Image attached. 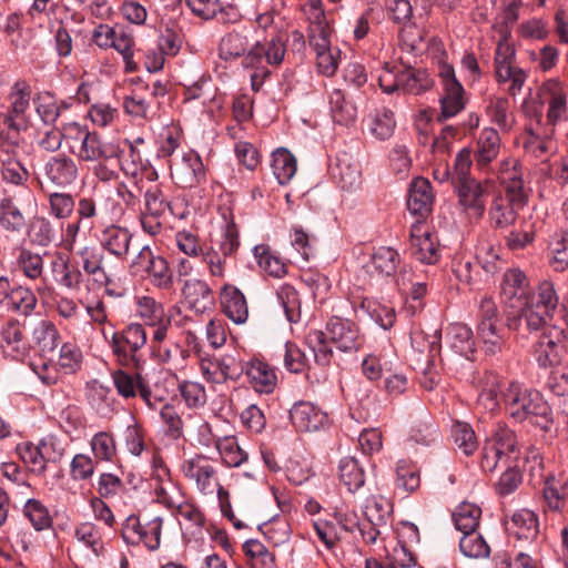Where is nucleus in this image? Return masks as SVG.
I'll use <instances>...</instances> for the list:
<instances>
[{
	"label": "nucleus",
	"mask_w": 568,
	"mask_h": 568,
	"mask_svg": "<svg viewBox=\"0 0 568 568\" xmlns=\"http://www.w3.org/2000/svg\"><path fill=\"white\" fill-rule=\"evenodd\" d=\"M540 104L526 103L525 113L529 116L523 146L526 154L547 160L557 150L556 125L567 119V91L557 79L546 81L539 90Z\"/></svg>",
	"instance_id": "nucleus-1"
},
{
	"label": "nucleus",
	"mask_w": 568,
	"mask_h": 568,
	"mask_svg": "<svg viewBox=\"0 0 568 568\" xmlns=\"http://www.w3.org/2000/svg\"><path fill=\"white\" fill-rule=\"evenodd\" d=\"M503 405L506 415L516 423L528 420L548 430L552 422L550 406L542 395L518 382H510L503 389Z\"/></svg>",
	"instance_id": "nucleus-2"
},
{
	"label": "nucleus",
	"mask_w": 568,
	"mask_h": 568,
	"mask_svg": "<svg viewBox=\"0 0 568 568\" xmlns=\"http://www.w3.org/2000/svg\"><path fill=\"white\" fill-rule=\"evenodd\" d=\"M558 304L559 296L555 284L544 280L539 283L534 297L527 301L523 313H519L518 318H508L507 326L509 329H518L519 322L524 318L530 331H538L554 317Z\"/></svg>",
	"instance_id": "nucleus-3"
},
{
	"label": "nucleus",
	"mask_w": 568,
	"mask_h": 568,
	"mask_svg": "<svg viewBox=\"0 0 568 568\" xmlns=\"http://www.w3.org/2000/svg\"><path fill=\"white\" fill-rule=\"evenodd\" d=\"M476 334L487 355L500 353L506 345L507 329L496 302L489 296L481 297L478 303Z\"/></svg>",
	"instance_id": "nucleus-4"
},
{
	"label": "nucleus",
	"mask_w": 568,
	"mask_h": 568,
	"mask_svg": "<svg viewBox=\"0 0 568 568\" xmlns=\"http://www.w3.org/2000/svg\"><path fill=\"white\" fill-rule=\"evenodd\" d=\"M285 55V44L281 38H272L265 42L257 41L244 55L243 64L246 68H254L251 74L253 90L257 91L270 71L262 65L265 61L268 65H280Z\"/></svg>",
	"instance_id": "nucleus-5"
},
{
	"label": "nucleus",
	"mask_w": 568,
	"mask_h": 568,
	"mask_svg": "<svg viewBox=\"0 0 568 568\" xmlns=\"http://www.w3.org/2000/svg\"><path fill=\"white\" fill-rule=\"evenodd\" d=\"M163 518L140 513L130 516L123 527L122 536L128 544L142 542L150 551L158 550L161 545Z\"/></svg>",
	"instance_id": "nucleus-6"
},
{
	"label": "nucleus",
	"mask_w": 568,
	"mask_h": 568,
	"mask_svg": "<svg viewBox=\"0 0 568 568\" xmlns=\"http://www.w3.org/2000/svg\"><path fill=\"white\" fill-rule=\"evenodd\" d=\"M516 448L517 438L514 430L504 423H497L483 446L480 467L485 471L495 470L498 463L515 453Z\"/></svg>",
	"instance_id": "nucleus-7"
},
{
	"label": "nucleus",
	"mask_w": 568,
	"mask_h": 568,
	"mask_svg": "<svg viewBox=\"0 0 568 568\" xmlns=\"http://www.w3.org/2000/svg\"><path fill=\"white\" fill-rule=\"evenodd\" d=\"M515 48L506 37L501 38L495 51V77L498 83L509 82L508 93L515 97L519 93L526 81V73L515 65Z\"/></svg>",
	"instance_id": "nucleus-8"
},
{
	"label": "nucleus",
	"mask_w": 568,
	"mask_h": 568,
	"mask_svg": "<svg viewBox=\"0 0 568 568\" xmlns=\"http://www.w3.org/2000/svg\"><path fill=\"white\" fill-rule=\"evenodd\" d=\"M181 473L191 481L196 490L205 496L214 495L219 486V471L216 464L210 457L196 454L181 464Z\"/></svg>",
	"instance_id": "nucleus-9"
},
{
	"label": "nucleus",
	"mask_w": 568,
	"mask_h": 568,
	"mask_svg": "<svg viewBox=\"0 0 568 568\" xmlns=\"http://www.w3.org/2000/svg\"><path fill=\"white\" fill-rule=\"evenodd\" d=\"M566 351L565 331L557 326H550L538 336L532 347V355L539 367L549 368L561 364Z\"/></svg>",
	"instance_id": "nucleus-10"
},
{
	"label": "nucleus",
	"mask_w": 568,
	"mask_h": 568,
	"mask_svg": "<svg viewBox=\"0 0 568 568\" xmlns=\"http://www.w3.org/2000/svg\"><path fill=\"white\" fill-rule=\"evenodd\" d=\"M410 247L413 256L423 264L434 265L440 258L437 235L424 215L412 225Z\"/></svg>",
	"instance_id": "nucleus-11"
},
{
	"label": "nucleus",
	"mask_w": 568,
	"mask_h": 568,
	"mask_svg": "<svg viewBox=\"0 0 568 568\" xmlns=\"http://www.w3.org/2000/svg\"><path fill=\"white\" fill-rule=\"evenodd\" d=\"M498 180L505 186L506 200L513 213L523 211L528 204V193L524 189L523 173L518 160L505 159L499 164Z\"/></svg>",
	"instance_id": "nucleus-12"
},
{
	"label": "nucleus",
	"mask_w": 568,
	"mask_h": 568,
	"mask_svg": "<svg viewBox=\"0 0 568 568\" xmlns=\"http://www.w3.org/2000/svg\"><path fill=\"white\" fill-rule=\"evenodd\" d=\"M530 293L529 278L521 268L510 267L504 272L500 282V297L506 306L518 308L523 313Z\"/></svg>",
	"instance_id": "nucleus-13"
},
{
	"label": "nucleus",
	"mask_w": 568,
	"mask_h": 568,
	"mask_svg": "<svg viewBox=\"0 0 568 568\" xmlns=\"http://www.w3.org/2000/svg\"><path fill=\"white\" fill-rule=\"evenodd\" d=\"M31 87L24 80L13 83L7 97L8 106L3 112V122L7 126L19 132L24 126L26 112L31 100Z\"/></svg>",
	"instance_id": "nucleus-14"
},
{
	"label": "nucleus",
	"mask_w": 568,
	"mask_h": 568,
	"mask_svg": "<svg viewBox=\"0 0 568 568\" xmlns=\"http://www.w3.org/2000/svg\"><path fill=\"white\" fill-rule=\"evenodd\" d=\"M199 368L203 378L210 384H224L229 379L235 381L243 372L240 362L231 354L202 357Z\"/></svg>",
	"instance_id": "nucleus-15"
},
{
	"label": "nucleus",
	"mask_w": 568,
	"mask_h": 568,
	"mask_svg": "<svg viewBox=\"0 0 568 568\" xmlns=\"http://www.w3.org/2000/svg\"><path fill=\"white\" fill-rule=\"evenodd\" d=\"M146 343V333L142 324L132 323L122 332L113 333L111 348L122 364H126L138 351Z\"/></svg>",
	"instance_id": "nucleus-16"
},
{
	"label": "nucleus",
	"mask_w": 568,
	"mask_h": 568,
	"mask_svg": "<svg viewBox=\"0 0 568 568\" xmlns=\"http://www.w3.org/2000/svg\"><path fill=\"white\" fill-rule=\"evenodd\" d=\"M121 149L118 144L104 141L95 131L85 133L82 143L73 150V155L83 162L109 161L111 159H119Z\"/></svg>",
	"instance_id": "nucleus-17"
},
{
	"label": "nucleus",
	"mask_w": 568,
	"mask_h": 568,
	"mask_svg": "<svg viewBox=\"0 0 568 568\" xmlns=\"http://www.w3.org/2000/svg\"><path fill=\"white\" fill-rule=\"evenodd\" d=\"M171 176L181 187L197 186L205 179V169L201 156L194 151L185 152L181 160L171 166Z\"/></svg>",
	"instance_id": "nucleus-18"
},
{
	"label": "nucleus",
	"mask_w": 568,
	"mask_h": 568,
	"mask_svg": "<svg viewBox=\"0 0 568 568\" xmlns=\"http://www.w3.org/2000/svg\"><path fill=\"white\" fill-rule=\"evenodd\" d=\"M440 75L444 95L440 99L442 111L439 119L446 120L455 116L465 108L464 88L455 78L452 67H445Z\"/></svg>",
	"instance_id": "nucleus-19"
},
{
	"label": "nucleus",
	"mask_w": 568,
	"mask_h": 568,
	"mask_svg": "<svg viewBox=\"0 0 568 568\" xmlns=\"http://www.w3.org/2000/svg\"><path fill=\"white\" fill-rule=\"evenodd\" d=\"M329 339L342 352L357 351L364 337L355 323L342 317H332L327 324Z\"/></svg>",
	"instance_id": "nucleus-20"
},
{
	"label": "nucleus",
	"mask_w": 568,
	"mask_h": 568,
	"mask_svg": "<svg viewBox=\"0 0 568 568\" xmlns=\"http://www.w3.org/2000/svg\"><path fill=\"white\" fill-rule=\"evenodd\" d=\"M506 386L497 374L486 372L479 381L476 408L480 413H495L503 403V389Z\"/></svg>",
	"instance_id": "nucleus-21"
},
{
	"label": "nucleus",
	"mask_w": 568,
	"mask_h": 568,
	"mask_svg": "<svg viewBox=\"0 0 568 568\" xmlns=\"http://www.w3.org/2000/svg\"><path fill=\"white\" fill-rule=\"evenodd\" d=\"M400 263L402 257L396 248L381 245L373 248L365 268L371 275L384 278L394 276Z\"/></svg>",
	"instance_id": "nucleus-22"
},
{
	"label": "nucleus",
	"mask_w": 568,
	"mask_h": 568,
	"mask_svg": "<svg viewBox=\"0 0 568 568\" xmlns=\"http://www.w3.org/2000/svg\"><path fill=\"white\" fill-rule=\"evenodd\" d=\"M1 348L7 357L12 359L22 358L28 351L24 336V326L17 320H9L2 324L0 329Z\"/></svg>",
	"instance_id": "nucleus-23"
},
{
	"label": "nucleus",
	"mask_w": 568,
	"mask_h": 568,
	"mask_svg": "<svg viewBox=\"0 0 568 568\" xmlns=\"http://www.w3.org/2000/svg\"><path fill=\"white\" fill-rule=\"evenodd\" d=\"M331 174L343 190L354 191L362 185L359 164L346 153L336 156L335 162L331 164Z\"/></svg>",
	"instance_id": "nucleus-24"
},
{
	"label": "nucleus",
	"mask_w": 568,
	"mask_h": 568,
	"mask_svg": "<svg viewBox=\"0 0 568 568\" xmlns=\"http://www.w3.org/2000/svg\"><path fill=\"white\" fill-rule=\"evenodd\" d=\"M290 417L298 432H316L328 420L326 413L308 402L294 404Z\"/></svg>",
	"instance_id": "nucleus-25"
},
{
	"label": "nucleus",
	"mask_w": 568,
	"mask_h": 568,
	"mask_svg": "<svg viewBox=\"0 0 568 568\" xmlns=\"http://www.w3.org/2000/svg\"><path fill=\"white\" fill-rule=\"evenodd\" d=\"M221 305L224 314L235 324L248 318V306L244 294L234 285L225 284L221 291Z\"/></svg>",
	"instance_id": "nucleus-26"
},
{
	"label": "nucleus",
	"mask_w": 568,
	"mask_h": 568,
	"mask_svg": "<svg viewBox=\"0 0 568 568\" xmlns=\"http://www.w3.org/2000/svg\"><path fill=\"white\" fill-rule=\"evenodd\" d=\"M44 170L48 180L58 186L70 185L78 178V166L74 160L64 154L52 156L47 162Z\"/></svg>",
	"instance_id": "nucleus-27"
},
{
	"label": "nucleus",
	"mask_w": 568,
	"mask_h": 568,
	"mask_svg": "<svg viewBox=\"0 0 568 568\" xmlns=\"http://www.w3.org/2000/svg\"><path fill=\"white\" fill-rule=\"evenodd\" d=\"M252 388L260 394H270L276 386V374L268 364L253 359L243 367Z\"/></svg>",
	"instance_id": "nucleus-28"
},
{
	"label": "nucleus",
	"mask_w": 568,
	"mask_h": 568,
	"mask_svg": "<svg viewBox=\"0 0 568 568\" xmlns=\"http://www.w3.org/2000/svg\"><path fill=\"white\" fill-rule=\"evenodd\" d=\"M430 182L424 178H415L409 185L407 207L409 213H430L434 204Z\"/></svg>",
	"instance_id": "nucleus-29"
},
{
	"label": "nucleus",
	"mask_w": 568,
	"mask_h": 568,
	"mask_svg": "<svg viewBox=\"0 0 568 568\" xmlns=\"http://www.w3.org/2000/svg\"><path fill=\"white\" fill-rule=\"evenodd\" d=\"M509 216L514 230L506 236V244L513 251L523 250L535 241L536 221L532 215Z\"/></svg>",
	"instance_id": "nucleus-30"
},
{
	"label": "nucleus",
	"mask_w": 568,
	"mask_h": 568,
	"mask_svg": "<svg viewBox=\"0 0 568 568\" xmlns=\"http://www.w3.org/2000/svg\"><path fill=\"white\" fill-rule=\"evenodd\" d=\"M452 184L465 210L484 211L486 194L479 182L475 179H466L452 181Z\"/></svg>",
	"instance_id": "nucleus-31"
},
{
	"label": "nucleus",
	"mask_w": 568,
	"mask_h": 568,
	"mask_svg": "<svg viewBox=\"0 0 568 568\" xmlns=\"http://www.w3.org/2000/svg\"><path fill=\"white\" fill-rule=\"evenodd\" d=\"M486 115L501 132H510L516 123L514 108L504 97H493L488 100Z\"/></svg>",
	"instance_id": "nucleus-32"
},
{
	"label": "nucleus",
	"mask_w": 568,
	"mask_h": 568,
	"mask_svg": "<svg viewBox=\"0 0 568 568\" xmlns=\"http://www.w3.org/2000/svg\"><path fill=\"white\" fill-rule=\"evenodd\" d=\"M547 257L549 266L555 272H564L568 268V230L560 229L550 236Z\"/></svg>",
	"instance_id": "nucleus-33"
},
{
	"label": "nucleus",
	"mask_w": 568,
	"mask_h": 568,
	"mask_svg": "<svg viewBox=\"0 0 568 568\" xmlns=\"http://www.w3.org/2000/svg\"><path fill=\"white\" fill-rule=\"evenodd\" d=\"M52 273L57 283L69 290H79L83 281L79 267L70 264L69 257L62 253L52 261Z\"/></svg>",
	"instance_id": "nucleus-34"
},
{
	"label": "nucleus",
	"mask_w": 568,
	"mask_h": 568,
	"mask_svg": "<svg viewBox=\"0 0 568 568\" xmlns=\"http://www.w3.org/2000/svg\"><path fill=\"white\" fill-rule=\"evenodd\" d=\"M500 149V136L494 128H485L477 141V151L475 155L476 164L479 168L487 166L497 158Z\"/></svg>",
	"instance_id": "nucleus-35"
},
{
	"label": "nucleus",
	"mask_w": 568,
	"mask_h": 568,
	"mask_svg": "<svg viewBox=\"0 0 568 568\" xmlns=\"http://www.w3.org/2000/svg\"><path fill=\"white\" fill-rule=\"evenodd\" d=\"M184 295L196 312H204L214 305L213 291L205 281H187L184 285Z\"/></svg>",
	"instance_id": "nucleus-36"
},
{
	"label": "nucleus",
	"mask_w": 568,
	"mask_h": 568,
	"mask_svg": "<svg viewBox=\"0 0 568 568\" xmlns=\"http://www.w3.org/2000/svg\"><path fill=\"white\" fill-rule=\"evenodd\" d=\"M272 172L280 185L291 182L297 172L296 158L285 148H280L272 153Z\"/></svg>",
	"instance_id": "nucleus-37"
},
{
	"label": "nucleus",
	"mask_w": 568,
	"mask_h": 568,
	"mask_svg": "<svg viewBox=\"0 0 568 568\" xmlns=\"http://www.w3.org/2000/svg\"><path fill=\"white\" fill-rule=\"evenodd\" d=\"M338 478L346 489L354 494L365 484V470L354 457H344L338 464Z\"/></svg>",
	"instance_id": "nucleus-38"
},
{
	"label": "nucleus",
	"mask_w": 568,
	"mask_h": 568,
	"mask_svg": "<svg viewBox=\"0 0 568 568\" xmlns=\"http://www.w3.org/2000/svg\"><path fill=\"white\" fill-rule=\"evenodd\" d=\"M36 112L44 124H53L63 110L68 109V103L58 101L53 94L48 91L39 92L33 99Z\"/></svg>",
	"instance_id": "nucleus-39"
},
{
	"label": "nucleus",
	"mask_w": 568,
	"mask_h": 568,
	"mask_svg": "<svg viewBox=\"0 0 568 568\" xmlns=\"http://www.w3.org/2000/svg\"><path fill=\"white\" fill-rule=\"evenodd\" d=\"M136 316L148 326L168 322L164 306L149 295L135 297Z\"/></svg>",
	"instance_id": "nucleus-40"
},
{
	"label": "nucleus",
	"mask_w": 568,
	"mask_h": 568,
	"mask_svg": "<svg viewBox=\"0 0 568 568\" xmlns=\"http://www.w3.org/2000/svg\"><path fill=\"white\" fill-rule=\"evenodd\" d=\"M32 338L40 355L47 357L54 353L60 334L55 325L50 321H41L32 332Z\"/></svg>",
	"instance_id": "nucleus-41"
},
{
	"label": "nucleus",
	"mask_w": 568,
	"mask_h": 568,
	"mask_svg": "<svg viewBox=\"0 0 568 568\" xmlns=\"http://www.w3.org/2000/svg\"><path fill=\"white\" fill-rule=\"evenodd\" d=\"M74 538L78 542L90 549L97 557L103 555L105 551L102 532L100 528L91 521L78 524L74 528Z\"/></svg>",
	"instance_id": "nucleus-42"
},
{
	"label": "nucleus",
	"mask_w": 568,
	"mask_h": 568,
	"mask_svg": "<svg viewBox=\"0 0 568 568\" xmlns=\"http://www.w3.org/2000/svg\"><path fill=\"white\" fill-rule=\"evenodd\" d=\"M513 534L517 539L534 540L539 534L537 515L529 509H520L511 518Z\"/></svg>",
	"instance_id": "nucleus-43"
},
{
	"label": "nucleus",
	"mask_w": 568,
	"mask_h": 568,
	"mask_svg": "<svg viewBox=\"0 0 568 568\" xmlns=\"http://www.w3.org/2000/svg\"><path fill=\"white\" fill-rule=\"evenodd\" d=\"M331 115L335 123L349 125L356 119V106L347 101L342 90L335 89L329 94Z\"/></svg>",
	"instance_id": "nucleus-44"
},
{
	"label": "nucleus",
	"mask_w": 568,
	"mask_h": 568,
	"mask_svg": "<svg viewBox=\"0 0 568 568\" xmlns=\"http://www.w3.org/2000/svg\"><path fill=\"white\" fill-rule=\"evenodd\" d=\"M447 337L452 347L460 355L469 358L475 352V341L473 331L463 323L450 324L447 328Z\"/></svg>",
	"instance_id": "nucleus-45"
},
{
	"label": "nucleus",
	"mask_w": 568,
	"mask_h": 568,
	"mask_svg": "<svg viewBox=\"0 0 568 568\" xmlns=\"http://www.w3.org/2000/svg\"><path fill=\"white\" fill-rule=\"evenodd\" d=\"M481 518V508L469 501L460 503L453 513L454 525L457 530L469 532L476 530Z\"/></svg>",
	"instance_id": "nucleus-46"
},
{
	"label": "nucleus",
	"mask_w": 568,
	"mask_h": 568,
	"mask_svg": "<svg viewBox=\"0 0 568 568\" xmlns=\"http://www.w3.org/2000/svg\"><path fill=\"white\" fill-rule=\"evenodd\" d=\"M156 501L166 508H175L184 497L181 487L171 477L151 483Z\"/></svg>",
	"instance_id": "nucleus-47"
},
{
	"label": "nucleus",
	"mask_w": 568,
	"mask_h": 568,
	"mask_svg": "<svg viewBox=\"0 0 568 568\" xmlns=\"http://www.w3.org/2000/svg\"><path fill=\"white\" fill-rule=\"evenodd\" d=\"M215 447L227 467H239L247 459V454L240 447L234 436L217 438Z\"/></svg>",
	"instance_id": "nucleus-48"
},
{
	"label": "nucleus",
	"mask_w": 568,
	"mask_h": 568,
	"mask_svg": "<svg viewBox=\"0 0 568 568\" xmlns=\"http://www.w3.org/2000/svg\"><path fill=\"white\" fill-rule=\"evenodd\" d=\"M23 516L37 531L51 528L52 517L47 506L34 498H29L23 506Z\"/></svg>",
	"instance_id": "nucleus-49"
},
{
	"label": "nucleus",
	"mask_w": 568,
	"mask_h": 568,
	"mask_svg": "<svg viewBox=\"0 0 568 568\" xmlns=\"http://www.w3.org/2000/svg\"><path fill=\"white\" fill-rule=\"evenodd\" d=\"M114 50H116L123 58L125 63L126 72H134L138 67L133 60L134 55V38L131 31H129L125 27L120 26L114 36V43L111 45Z\"/></svg>",
	"instance_id": "nucleus-50"
},
{
	"label": "nucleus",
	"mask_w": 568,
	"mask_h": 568,
	"mask_svg": "<svg viewBox=\"0 0 568 568\" xmlns=\"http://www.w3.org/2000/svg\"><path fill=\"white\" fill-rule=\"evenodd\" d=\"M130 241L131 234L128 230L110 226L103 233L102 244L111 254L121 257L128 253Z\"/></svg>",
	"instance_id": "nucleus-51"
},
{
	"label": "nucleus",
	"mask_w": 568,
	"mask_h": 568,
	"mask_svg": "<svg viewBox=\"0 0 568 568\" xmlns=\"http://www.w3.org/2000/svg\"><path fill=\"white\" fill-rule=\"evenodd\" d=\"M459 548L463 555L468 558H487L490 555V547L484 537L477 532V529L463 532Z\"/></svg>",
	"instance_id": "nucleus-52"
},
{
	"label": "nucleus",
	"mask_w": 568,
	"mask_h": 568,
	"mask_svg": "<svg viewBox=\"0 0 568 568\" xmlns=\"http://www.w3.org/2000/svg\"><path fill=\"white\" fill-rule=\"evenodd\" d=\"M392 504L381 495H373L366 499L364 515L366 521L377 526L386 525L387 518L392 513Z\"/></svg>",
	"instance_id": "nucleus-53"
},
{
	"label": "nucleus",
	"mask_w": 568,
	"mask_h": 568,
	"mask_svg": "<svg viewBox=\"0 0 568 568\" xmlns=\"http://www.w3.org/2000/svg\"><path fill=\"white\" fill-rule=\"evenodd\" d=\"M248 49L247 38L239 32H230L224 36L219 45V55L222 60L230 61L242 57Z\"/></svg>",
	"instance_id": "nucleus-54"
},
{
	"label": "nucleus",
	"mask_w": 568,
	"mask_h": 568,
	"mask_svg": "<svg viewBox=\"0 0 568 568\" xmlns=\"http://www.w3.org/2000/svg\"><path fill=\"white\" fill-rule=\"evenodd\" d=\"M454 442L465 456H471L478 449V440L473 427L464 422H456L452 427Z\"/></svg>",
	"instance_id": "nucleus-55"
},
{
	"label": "nucleus",
	"mask_w": 568,
	"mask_h": 568,
	"mask_svg": "<svg viewBox=\"0 0 568 568\" xmlns=\"http://www.w3.org/2000/svg\"><path fill=\"white\" fill-rule=\"evenodd\" d=\"M243 551L253 568H272L274 565V556L260 540H246L243 544Z\"/></svg>",
	"instance_id": "nucleus-56"
},
{
	"label": "nucleus",
	"mask_w": 568,
	"mask_h": 568,
	"mask_svg": "<svg viewBox=\"0 0 568 568\" xmlns=\"http://www.w3.org/2000/svg\"><path fill=\"white\" fill-rule=\"evenodd\" d=\"M178 388L182 399L189 408H201L207 402L206 389L203 384L195 381H179Z\"/></svg>",
	"instance_id": "nucleus-57"
},
{
	"label": "nucleus",
	"mask_w": 568,
	"mask_h": 568,
	"mask_svg": "<svg viewBox=\"0 0 568 568\" xmlns=\"http://www.w3.org/2000/svg\"><path fill=\"white\" fill-rule=\"evenodd\" d=\"M305 344L313 352L318 365L326 366L331 362L332 349L328 347L326 335L321 329H310L305 335Z\"/></svg>",
	"instance_id": "nucleus-58"
},
{
	"label": "nucleus",
	"mask_w": 568,
	"mask_h": 568,
	"mask_svg": "<svg viewBox=\"0 0 568 568\" xmlns=\"http://www.w3.org/2000/svg\"><path fill=\"white\" fill-rule=\"evenodd\" d=\"M361 307L384 329H389L395 323V310L388 305L364 298Z\"/></svg>",
	"instance_id": "nucleus-59"
},
{
	"label": "nucleus",
	"mask_w": 568,
	"mask_h": 568,
	"mask_svg": "<svg viewBox=\"0 0 568 568\" xmlns=\"http://www.w3.org/2000/svg\"><path fill=\"white\" fill-rule=\"evenodd\" d=\"M276 294L287 321L291 323L298 322L301 320V301L295 287L290 284H283Z\"/></svg>",
	"instance_id": "nucleus-60"
},
{
	"label": "nucleus",
	"mask_w": 568,
	"mask_h": 568,
	"mask_svg": "<svg viewBox=\"0 0 568 568\" xmlns=\"http://www.w3.org/2000/svg\"><path fill=\"white\" fill-rule=\"evenodd\" d=\"M91 450L98 460L111 462L116 456V443L109 432H99L90 440Z\"/></svg>",
	"instance_id": "nucleus-61"
},
{
	"label": "nucleus",
	"mask_w": 568,
	"mask_h": 568,
	"mask_svg": "<svg viewBox=\"0 0 568 568\" xmlns=\"http://www.w3.org/2000/svg\"><path fill=\"white\" fill-rule=\"evenodd\" d=\"M144 272L153 286L160 290H170L173 286V275L164 257L158 255Z\"/></svg>",
	"instance_id": "nucleus-62"
},
{
	"label": "nucleus",
	"mask_w": 568,
	"mask_h": 568,
	"mask_svg": "<svg viewBox=\"0 0 568 568\" xmlns=\"http://www.w3.org/2000/svg\"><path fill=\"white\" fill-rule=\"evenodd\" d=\"M254 256L257 264L265 273L274 277H282L286 274L285 264L276 256H274L266 245H256L254 247Z\"/></svg>",
	"instance_id": "nucleus-63"
},
{
	"label": "nucleus",
	"mask_w": 568,
	"mask_h": 568,
	"mask_svg": "<svg viewBox=\"0 0 568 568\" xmlns=\"http://www.w3.org/2000/svg\"><path fill=\"white\" fill-rule=\"evenodd\" d=\"M18 454L33 474L42 475L45 471L47 464L40 443H23L18 446Z\"/></svg>",
	"instance_id": "nucleus-64"
}]
</instances>
